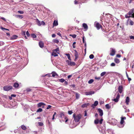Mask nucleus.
<instances>
[{"label": "nucleus", "mask_w": 134, "mask_h": 134, "mask_svg": "<svg viewBox=\"0 0 134 134\" xmlns=\"http://www.w3.org/2000/svg\"><path fill=\"white\" fill-rule=\"evenodd\" d=\"M130 38L131 39H134V36H130Z\"/></svg>", "instance_id": "53"}, {"label": "nucleus", "mask_w": 134, "mask_h": 134, "mask_svg": "<svg viewBox=\"0 0 134 134\" xmlns=\"http://www.w3.org/2000/svg\"><path fill=\"white\" fill-rule=\"evenodd\" d=\"M26 34L28 37L30 35V34H29L28 31H27L26 32Z\"/></svg>", "instance_id": "50"}, {"label": "nucleus", "mask_w": 134, "mask_h": 134, "mask_svg": "<svg viewBox=\"0 0 134 134\" xmlns=\"http://www.w3.org/2000/svg\"><path fill=\"white\" fill-rule=\"evenodd\" d=\"M87 111L85 110V114L84 116H87Z\"/></svg>", "instance_id": "55"}, {"label": "nucleus", "mask_w": 134, "mask_h": 134, "mask_svg": "<svg viewBox=\"0 0 134 134\" xmlns=\"http://www.w3.org/2000/svg\"><path fill=\"white\" fill-rule=\"evenodd\" d=\"M105 107H106V108L107 109H109L110 108V107L108 104H106L105 105Z\"/></svg>", "instance_id": "39"}, {"label": "nucleus", "mask_w": 134, "mask_h": 134, "mask_svg": "<svg viewBox=\"0 0 134 134\" xmlns=\"http://www.w3.org/2000/svg\"><path fill=\"white\" fill-rule=\"evenodd\" d=\"M134 9H131L128 12V15L131 16V17L134 18Z\"/></svg>", "instance_id": "2"}, {"label": "nucleus", "mask_w": 134, "mask_h": 134, "mask_svg": "<svg viewBox=\"0 0 134 134\" xmlns=\"http://www.w3.org/2000/svg\"><path fill=\"white\" fill-rule=\"evenodd\" d=\"M93 80L91 79L89 80L88 82L89 84H91L93 82Z\"/></svg>", "instance_id": "32"}, {"label": "nucleus", "mask_w": 134, "mask_h": 134, "mask_svg": "<svg viewBox=\"0 0 134 134\" xmlns=\"http://www.w3.org/2000/svg\"><path fill=\"white\" fill-rule=\"evenodd\" d=\"M81 117L82 116L80 114L76 115L75 113H74L73 115V118L74 119V120L76 122H78Z\"/></svg>", "instance_id": "1"}, {"label": "nucleus", "mask_w": 134, "mask_h": 134, "mask_svg": "<svg viewBox=\"0 0 134 134\" xmlns=\"http://www.w3.org/2000/svg\"><path fill=\"white\" fill-rule=\"evenodd\" d=\"M106 72H102L100 74L101 76H103L105 74H106Z\"/></svg>", "instance_id": "41"}, {"label": "nucleus", "mask_w": 134, "mask_h": 134, "mask_svg": "<svg viewBox=\"0 0 134 134\" xmlns=\"http://www.w3.org/2000/svg\"><path fill=\"white\" fill-rule=\"evenodd\" d=\"M114 60L115 62L116 63H118L120 62V60L118 59H115Z\"/></svg>", "instance_id": "26"}, {"label": "nucleus", "mask_w": 134, "mask_h": 134, "mask_svg": "<svg viewBox=\"0 0 134 134\" xmlns=\"http://www.w3.org/2000/svg\"><path fill=\"white\" fill-rule=\"evenodd\" d=\"M98 104V102L97 101H95L94 103L92 105V107H93V106H96Z\"/></svg>", "instance_id": "23"}, {"label": "nucleus", "mask_w": 134, "mask_h": 134, "mask_svg": "<svg viewBox=\"0 0 134 134\" xmlns=\"http://www.w3.org/2000/svg\"><path fill=\"white\" fill-rule=\"evenodd\" d=\"M133 22L131 20H130L129 21V24L130 25H133Z\"/></svg>", "instance_id": "34"}, {"label": "nucleus", "mask_w": 134, "mask_h": 134, "mask_svg": "<svg viewBox=\"0 0 134 134\" xmlns=\"http://www.w3.org/2000/svg\"><path fill=\"white\" fill-rule=\"evenodd\" d=\"M65 55L67 56L68 58V59H69V60H71V59H70V54H69L68 53H66L65 54Z\"/></svg>", "instance_id": "27"}, {"label": "nucleus", "mask_w": 134, "mask_h": 134, "mask_svg": "<svg viewBox=\"0 0 134 134\" xmlns=\"http://www.w3.org/2000/svg\"><path fill=\"white\" fill-rule=\"evenodd\" d=\"M18 12L20 14H23L24 13V12L23 11H18Z\"/></svg>", "instance_id": "45"}, {"label": "nucleus", "mask_w": 134, "mask_h": 134, "mask_svg": "<svg viewBox=\"0 0 134 134\" xmlns=\"http://www.w3.org/2000/svg\"><path fill=\"white\" fill-rule=\"evenodd\" d=\"M72 76V75H69L68 76V78L69 79Z\"/></svg>", "instance_id": "60"}, {"label": "nucleus", "mask_w": 134, "mask_h": 134, "mask_svg": "<svg viewBox=\"0 0 134 134\" xmlns=\"http://www.w3.org/2000/svg\"><path fill=\"white\" fill-rule=\"evenodd\" d=\"M99 123V121L98 119H96L94 121V123L95 124H97Z\"/></svg>", "instance_id": "28"}, {"label": "nucleus", "mask_w": 134, "mask_h": 134, "mask_svg": "<svg viewBox=\"0 0 134 134\" xmlns=\"http://www.w3.org/2000/svg\"><path fill=\"white\" fill-rule=\"evenodd\" d=\"M68 84V82L66 81H65L64 82V84L65 85H67Z\"/></svg>", "instance_id": "57"}, {"label": "nucleus", "mask_w": 134, "mask_h": 134, "mask_svg": "<svg viewBox=\"0 0 134 134\" xmlns=\"http://www.w3.org/2000/svg\"><path fill=\"white\" fill-rule=\"evenodd\" d=\"M18 36L16 35H14L13 36L10 38L11 40H14L17 38Z\"/></svg>", "instance_id": "21"}, {"label": "nucleus", "mask_w": 134, "mask_h": 134, "mask_svg": "<svg viewBox=\"0 0 134 134\" xmlns=\"http://www.w3.org/2000/svg\"><path fill=\"white\" fill-rule=\"evenodd\" d=\"M69 36H72L74 38H75L76 36V35L75 34H70Z\"/></svg>", "instance_id": "29"}, {"label": "nucleus", "mask_w": 134, "mask_h": 134, "mask_svg": "<svg viewBox=\"0 0 134 134\" xmlns=\"http://www.w3.org/2000/svg\"><path fill=\"white\" fill-rule=\"evenodd\" d=\"M73 112H72V111L71 110L70 111H68V113L69 115L71 114Z\"/></svg>", "instance_id": "47"}, {"label": "nucleus", "mask_w": 134, "mask_h": 134, "mask_svg": "<svg viewBox=\"0 0 134 134\" xmlns=\"http://www.w3.org/2000/svg\"><path fill=\"white\" fill-rule=\"evenodd\" d=\"M94 93V92L92 91H91L90 92H85V94L86 95H90Z\"/></svg>", "instance_id": "7"}, {"label": "nucleus", "mask_w": 134, "mask_h": 134, "mask_svg": "<svg viewBox=\"0 0 134 134\" xmlns=\"http://www.w3.org/2000/svg\"><path fill=\"white\" fill-rule=\"evenodd\" d=\"M38 125L40 126H42L43 125V124L42 122H38Z\"/></svg>", "instance_id": "31"}, {"label": "nucleus", "mask_w": 134, "mask_h": 134, "mask_svg": "<svg viewBox=\"0 0 134 134\" xmlns=\"http://www.w3.org/2000/svg\"><path fill=\"white\" fill-rule=\"evenodd\" d=\"M60 116L61 118H62L64 116V114L63 113H61L60 114Z\"/></svg>", "instance_id": "33"}, {"label": "nucleus", "mask_w": 134, "mask_h": 134, "mask_svg": "<svg viewBox=\"0 0 134 134\" xmlns=\"http://www.w3.org/2000/svg\"><path fill=\"white\" fill-rule=\"evenodd\" d=\"M76 96L77 99H78L79 97V94L77 93H76Z\"/></svg>", "instance_id": "40"}, {"label": "nucleus", "mask_w": 134, "mask_h": 134, "mask_svg": "<svg viewBox=\"0 0 134 134\" xmlns=\"http://www.w3.org/2000/svg\"><path fill=\"white\" fill-rule=\"evenodd\" d=\"M75 60L76 61V60L77 59V58L78 57V55L77 52L76 51V50H75Z\"/></svg>", "instance_id": "15"}, {"label": "nucleus", "mask_w": 134, "mask_h": 134, "mask_svg": "<svg viewBox=\"0 0 134 134\" xmlns=\"http://www.w3.org/2000/svg\"><path fill=\"white\" fill-rule=\"evenodd\" d=\"M123 107L125 109H126V110H125V112H127L129 111V109H126V107L125 106H123Z\"/></svg>", "instance_id": "35"}, {"label": "nucleus", "mask_w": 134, "mask_h": 134, "mask_svg": "<svg viewBox=\"0 0 134 134\" xmlns=\"http://www.w3.org/2000/svg\"><path fill=\"white\" fill-rule=\"evenodd\" d=\"M89 105V104L88 103H85L84 104H83L82 106V108H85L87 107V106H88Z\"/></svg>", "instance_id": "20"}, {"label": "nucleus", "mask_w": 134, "mask_h": 134, "mask_svg": "<svg viewBox=\"0 0 134 134\" xmlns=\"http://www.w3.org/2000/svg\"><path fill=\"white\" fill-rule=\"evenodd\" d=\"M83 43H85V45H86V42H85V40H84V37L83 36Z\"/></svg>", "instance_id": "52"}, {"label": "nucleus", "mask_w": 134, "mask_h": 134, "mask_svg": "<svg viewBox=\"0 0 134 134\" xmlns=\"http://www.w3.org/2000/svg\"><path fill=\"white\" fill-rule=\"evenodd\" d=\"M19 86V84L17 82L15 83L13 85V86L15 88H17Z\"/></svg>", "instance_id": "17"}, {"label": "nucleus", "mask_w": 134, "mask_h": 134, "mask_svg": "<svg viewBox=\"0 0 134 134\" xmlns=\"http://www.w3.org/2000/svg\"><path fill=\"white\" fill-rule=\"evenodd\" d=\"M55 37V34H53L52 35V37Z\"/></svg>", "instance_id": "63"}, {"label": "nucleus", "mask_w": 134, "mask_h": 134, "mask_svg": "<svg viewBox=\"0 0 134 134\" xmlns=\"http://www.w3.org/2000/svg\"><path fill=\"white\" fill-rule=\"evenodd\" d=\"M58 22L57 21H56L55 20L53 24V27L54 26H57L58 25Z\"/></svg>", "instance_id": "12"}, {"label": "nucleus", "mask_w": 134, "mask_h": 134, "mask_svg": "<svg viewBox=\"0 0 134 134\" xmlns=\"http://www.w3.org/2000/svg\"><path fill=\"white\" fill-rule=\"evenodd\" d=\"M115 49L113 48H111L110 55L112 56H114L115 54Z\"/></svg>", "instance_id": "3"}, {"label": "nucleus", "mask_w": 134, "mask_h": 134, "mask_svg": "<svg viewBox=\"0 0 134 134\" xmlns=\"http://www.w3.org/2000/svg\"><path fill=\"white\" fill-rule=\"evenodd\" d=\"M59 81L61 82H63L65 81V80L63 79H61L59 80Z\"/></svg>", "instance_id": "37"}, {"label": "nucleus", "mask_w": 134, "mask_h": 134, "mask_svg": "<svg viewBox=\"0 0 134 134\" xmlns=\"http://www.w3.org/2000/svg\"><path fill=\"white\" fill-rule=\"evenodd\" d=\"M122 87L121 86H120L118 87V91L120 93L122 92Z\"/></svg>", "instance_id": "11"}, {"label": "nucleus", "mask_w": 134, "mask_h": 134, "mask_svg": "<svg viewBox=\"0 0 134 134\" xmlns=\"http://www.w3.org/2000/svg\"><path fill=\"white\" fill-rule=\"evenodd\" d=\"M98 111L99 113V115L100 116H102L103 115V110L100 109H98Z\"/></svg>", "instance_id": "9"}, {"label": "nucleus", "mask_w": 134, "mask_h": 134, "mask_svg": "<svg viewBox=\"0 0 134 134\" xmlns=\"http://www.w3.org/2000/svg\"><path fill=\"white\" fill-rule=\"evenodd\" d=\"M55 52H56L57 53L59 54V48H57L56 49L53 50Z\"/></svg>", "instance_id": "24"}, {"label": "nucleus", "mask_w": 134, "mask_h": 134, "mask_svg": "<svg viewBox=\"0 0 134 134\" xmlns=\"http://www.w3.org/2000/svg\"><path fill=\"white\" fill-rule=\"evenodd\" d=\"M103 120L102 119H101L100 121H99V123L100 124H102Z\"/></svg>", "instance_id": "54"}, {"label": "nucleus", "mask_w": 134, "mask_h": 134, "mask_svg": "<svg viewBox=\"0 0 134 134\" xmlns=\"http://www.w3.org/2000/svg\"><path fill=\"white\" fill-rule=\"evenodd\" d=\"M51 107V106L50 105H48L47 107L46 108L47 109H49Z\"/></svg>", "instance_id": "51"}, {"label": "nucleus", "mask_w": 134, "mask_h": 134, "mask_svg": "<svg viewBox=\"0 0 134 134\" xmlns=\"http://www.w3.org/2000/svg\"><path fill=\"white\" fill-rule=\"evenodd\" d=\"M125 18H129L130 17H131V16H130L129 15V16H128L127 15V14L125 15Z\"/></svg>", "instance_id": "48"}, {"label": "nucleus", "mask_w": 134, "mask_h": 134, "mask_svg": "<svg viewBox=\"0 0 134 134\" xmlns=\"http://www.w3.org/2000/svg\"><path fill=\"white\" fill-rule=\"evenodd\" d=\"M21 128L24 130H25L26 129V127L24 125H22L21 126Z\"/></svg>", "instance_id": "25"}, {"label": "nucleus", "mask_w": 134, "mask_h": 134, "mask_svg": "<svg viewBox=\"0 0 134 134\" xmlns=\"http://www.w3.org/2000/svg\"><path fill=\"white\" fill-rule=\"evenodd\" d=\"M120 98V95L119 94H118L116 98L113 99V100H114L115 102H118Z\"/></svg>", "instance_id": "6"}, {"label": "nucleus", "mask_w": 134, "mask_h": 134, "mask_svg": "<svg viewBox=\"0 0 134 134\" xmlns=\"http://www.w3.org/2000/svg\"><path fill=\"white\" fill-rule=\"evenodd\" d=\"M129 102H130L129 98L128 97H126V101H125V102L127 105L129 104Z\"/></svg>", "instance_id": "14"}, {"label": "nucleus", "mask_w": 134, "mask_h": 134, "mask_svg": "<svg viewBox=\"0 0 134 134\" xmlns=\"http://www.w3.org/2000/svg\"><path fill=\"white\" fill-rule=\"evenodd\" d=\"M53 42L57 43H58L59 42V41L57 40H54L53 41Z\"/></svg>", "instance_id": "44"}, {"label": "nucleus", "mask_w": 134, "mask_h": 134, "mask_svg": "<svg viewBox=\"0 0 134 134\" xmlns=\"http://www.w3.org/2000/svg\"><path fill=\"white\" fill-rule=\"evenodd\" d=\"M66 62L68 65L71 66H74L75 65V63L74 62L70 61L68 60H67Z\"/></svg>", "instance_id": "4"}, {"label": "nucleus", "mask_w": 134, "mask_h": 134, "mask_svg": "<svg viewBox=\"0 0 134 134\" xmlns=\"http://www.w3.org/2000/svg\"><path fill=\"white\" fill-rule=\"evenodd\" d=\"M76 42H73V44H72V46L73 47V48H75V44H76Z\"/></svg>", "instance_id": "46"}, {"label": "nucleus", "mask_w": 134, "mask_h": 134, "mask_svg": "<svg viewBox=\"0 0 134 134\" xmlns=\"http://www.w3.org/2000/svg\"><path fill=\"white\" fill-rule=\"evenodd\" d=\"M11 97H15L16 96V95L15 94H12L11 95Z\"/></svg>", "instance_id": "61"}, {"label": "nucleus", "mask_w": 134, "mask_h": 134, "mask_svg": "<svg viewBox=\"0 0 134 134\" xmlns=\"http://www.w3.org/2000/svg\"><path fill=\"white\" fill-rule=\"evenodd\" d=\"M42 111V109L41 108H39L37 110V112H41Z\"/></svg>", "instance_id": "38"}, {"label": "nucleus", "mask_w": 134, "mask_h": 134, "mask_svg": "<svg viewBox=\"0 0 134 134\" xmlns=\"http://www.w3.org/2000/svg\"><path fill=\"white\" fill-rule=\"evenodd\" d=\"M74 3L75 4H77L78 3V2L76 0H75L74 1Z\"/></svg>", "instance_id": "62"}, {"label": "nucleus", "mask_w": 134, "mask_h": 134, "mask_svg": "<svg viewBox=\"0 0 134 134\" xmlns=\"http://www.w3.org/2000/svg\"><path fill=\"white\" fill-rule=\"evenodd\" d=\"M12 88V86H7L4 87V90L5 91H8Z\"/></svg>", "instance_id": "5"}, {"label": "nucleus", "mask_w": 134, "mask_h": 134, "mask_svg": "<svg viewBox=\"0 0 134 134\" xmlns=\"http://www.w3.org/2000/svg\"><path fill=\"white\" fill-rule=\"evenodd\" d=\"M57 53L56 52L53 50V52L52 53V55L54 57L57 56H58V55Z\"/></svg>", "instance_id": "13"}, {"label": "nucleus", "mask_w": 134, "mask_h": 134, "mask_svg": "<svg viewBox=\"0 0 134 134\" xmlns=\"http://www.w3.org/2000/svg\"><path fill=\"white\" fill-rule=\"evenodd\" d=\"M94 55L93 54H91L89 56V58L91 59H92L94 58Z\"/></svg>", "instance_id": "43"}, {"label": "nucleus", "mask_w": 134, "mask_h": 134, "mask_svg": "<svg viewBox=\"0 0 134 134\" xmlns=\"http://www.w3.org/2000/svg\"><path fill=\"white\" fill-rule=\"evenodd\" d=\"M111 66H115V64L113 63H111L110 65Z\"/></svg>", "instance_id": "49"}, {"label": "nucleus", "mask_w": 134, "mask_h": 134, "mask_svg": "<svg viewBox=\"0 0 134 134\" xmlns=\"http://www.w3.org/2000/svg\"><path fill=\"white\" fill-rule=\"evenodd\" d=\"M1 29L3 31L6 30H7V29H5L3 27H1Z\"/></svg>", "instance_id": "58"}, {"label": "nucleus", "mask_w": 134, "mask_h": 134, "mask_svg": "<svg viewBox=\"0 0 134 134\" xmlns=\"http://www.w3.org/2000/svg\"><path fill=\"white\" fill-rule=\"evenodd\" d=\"M37 24L39 26H40L42 25L41 22L39 21L38 19H37L36 21Z\"/></svg>", "instance_id": "18"}, {"label": "nucleus", "mask_w": 134, "mask_h": 134, "mask_svg": "<svg viewBox=\"0 0 134 134\" xmlns=\"http://www.w3.org/2000/svg\"><path fill=\"white\" fill-rule=\"evenodd\" d=\"M82 26L86 31L88 29V27L86 24L85 23H83L82 24Z\"/></svg>", "instance_id": "10"}, {"label": "nucleus", "mask_w": 134, "mask_h": 134, "mask_svg": "<svg viewBox=\"0 0 134 134\" xmlns=\"http://www.w3.org/2000/svg\"><path fill=\"white\" fill-rule=\"evenodd\" d=\"M121 56L120 54H118L116 55V57L118 58L120 57Z\"/></svg>", "instance_id": "59"}, {"label": "nucleus", "mask_w": 134, "mask_h": 134, "mask_svg": "<svg viewBox=\"0 0 134 134\" xmlns=\"http://www.w3.org/2000/svg\"><path fill=\"white\" fill-rule=\"evenodd\" d=\"M31 36L33 38H35L36 37V35L34 34H31Z\"/></svg>", "instance_id": "36"}, {"label": "nucleus", "mask_w": 134, "mask_h": 134, "mask_svg": "<svg viewBox=\"0 0 134 134\" xmlns=\"http://www.w3.org/2000/svg\"><path fill=\"white\" fill-rule=\"evenodd\" d=\"M124 121L122 119H121V121H120V124L121 125H122L124 123Z\"/></svg>", "instance_id": "42"}, {"label": "nucleus", "mask_w": 134, "mask_h": 134, "mask_svg": "<svg viewBox=\"0 0 134 134\" xmlns=\"http://www.w3.org/2000/svg\"><path fill=\"white\" fill-rule=\"evenodd\" d=\"M95 116L96 117V118H97L98 117V114L97 113H96L95 114Z\"/></svg>", "instance_id": "64"}, {"label": "nucleus", "mask_w": 134, "mask_h": 134, "mask_svg": "<svg viewBox=\"0 0 134 134\" xmlns=\"http://www.w3.org/2000/svg\"><path fill=\"white\" fill-rule=\"evenodd\" d=\"M57 76V74L56 73L54 72L52 73V76L53 77H54Z\"/></svg>", "instance_id": "30"}, {"label": "nucleus", "mask_w": 134, "mask_h": 134, "mask_svg": "<svg viewBox=\"0 0 134 134\" xmlns=\"http://www.w3.org/2000/svg\"><path fill=\"white\" fill-rule=\"evenodd\" d=\"M95 25L98 30H99L100 29L101 25L99 23H95Z\"/></svg>", "instance_id": "8"}, {"label": "nucleus", "mask_w": 134, "mask_h": 134, "mask_svg": "<svg viewBox=\"0 0 134 134\" xmlns=\"http://www.w3.org/2000/svg\"><path fill=\"white\" fill-rule=\"evenodd\" d=\"M41 24H42V25H44L45 24V23L43 21H42L41 22Z\"/></svg>", "instance_id": "56"}, {"label": "nucleus", "mask_w": 134, "mask_h": 134, "mask_svg": "<svg viewBox=\"0 0 134 134\" xmlns=\"http://www.w3.org/2000/svg\"><path fill=\"white\" fill-rule=\"evenodd\" d=\"M15 16L17 18H19L20 19H22L23 18V16L22 15H16Z\"/></svg>", "instance_id": "22"}, {"label": "nucleus", "mask_w": 134, "mask_h": 134, "mask_svg": "<svg viewBox=\"0 0 134 134\" xmlns=\"http://www.w3.org/2000/svg\"><path fill=\"white\" fill-rule=\"evenodd\" d=\"M43 105H45V104L43 103H40L37 104V106L38 107H41Z\"/></svg>", "instance_id": "16"}, {"label": "nucleus", "mask_w": 134, "mask_h": 134, "mask_svg": "<svg viewBox=\"0 0 134 134\" xmlns=\"http://www.w3.org/2000/svg\"><path fill=\"white\" fill-rule=\"evenodd\" d=\"M43 43L41 41L39 42V45L40 46L41 48H42L43 47Z\"/></svg>", "instance_id": "19"}]
</instances>
